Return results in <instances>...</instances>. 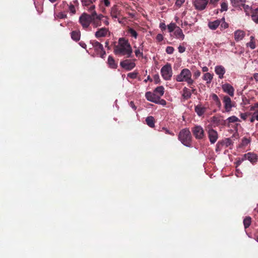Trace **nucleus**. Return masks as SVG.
<instances>
[{
    "label": "nucleus",
    "instance_id": "1",
    "mask_svg": "<svg viewBox=\"0 0 258 258\" xmlns=\"http://www.w3.org/2000/svg\"><path fill=\"white\" fill-rule=\"evenodd\" d=\"M132 52V48L128 40L124 38H119L118 45L114 47V53L117 55H126L127 57H130Z\"/></svg>",
    "mask_w": 258,
    "mask_h": 258
},
{
    "label": "nucleus",
    "instance_id": "2",
    "mask_svg": "<svg viewBox=\"0 0 258 258\" xmlns=\"http://www.w3.org/2000/svg\"><path fill=\"white\" fill-rule=\"evenodd\" d=\"M92 25L94 28H97L102 25L103 23L105 25L108 26L109 24L107 17L102 15H98L96 11L92 13Z\"/></svg>",
    "mask_w": 258,
    "mask_h": 258
},
{
    "label": "nucleus",
    "instance_id": "3",
    "mask_svg": "<svg viewBox=\"0 0 258 258\" xmlns=\"http://www.w3.org/2000/svg\"><path fill=\"white\" fill-rule=\"evenodd\" d=\"M191 73L188 69H182L180 74L176 76L177 82H186L188 85H192L194 81L191 78Z\"/></svg>",
    "mask_w": 258,
    "mask_h": 258
},
{
    "label": "nucleus",
    "instance_id": "4",
    "mask_svg": "<svg viewBox=\"0 0 258 258\" xmlns=\"http://www.w3.org/2000/svg\"><path fill=\"white\" fill-rule=\"evenodd\" d=\"M178 140L184 146L190 147L191 146V135L189 129L187 128L182 129L179 133Z\"/></svg>",
    "mask_w": 258,
    "mask_h": 258
},
{
    "label": "nucleus",
    "instance_id": "5",
    "mask_svg": "<svg viewBox=\"0 0 258 258\" xmlns=\"http://www.w3.org/2000/svg\"><path fill=\"white\" fill-rule=\"evenodd\" d=\"M161 74L165 80H170L172 76V70L171 66L169 63H167L161 69Z\"/></svg>",
    "mask_w": 258,
    "mask_h": 258
},
{
    "label": "nucleus",
    "instance_id": "6",
    "mask_svg": "<svg viewBox=\"0 0 258 258\" xmlns=\"http://www.w3.org/2000/svg\"><path fill=\"white\" fill-rule=\"evenodd\" d=\"M79 22L84 29L87 28L92 22V14L91 15L83 13L79 18Z\"/></svg>",
    "mask_w": 258,
    "mask_h": 258
},
{
    "label": "nucleus",
    "instance_id": "7",
    "mask_svg": "<svg viewBox=\"0 0 258 258\" xmlns=\"http://www.w3.org/2000/svg\"><path fill=\"white\" fill-rule=\"evenodd\" d=\"M192 132L195 137L198 140H201L205 137L203 128L200 125H195L192 128Z\"/></svg>",
    "mask_w": 258,
    "mask_h": 258
},
{
    "label": "nucleus",
    "instance_id": "8",
    "mask_svg": "<svg viewBox=\"0 0 258 258\" xmlns=\"http://www.w3.org/2000/svg\"><path fill=\"white\" fill-rule=\"evenodd\" d=\"M223 102L225 112H229L231 111L232 107H234V102H232L231 98L228 96H224Z\"/></svg>",
    "mask_w": 258,
    "mask_h": 258
},
{
    "label": "nucleus",
    "instance_id": "9",
    "mask_svg": "<svg viewBox=\"0 0 258 258\" xmlns=\"http://www.w3.org/2000/svg\"><path fill=\"white\" fill-rule=\"evenodd\" d=\"M209 0H192L193 4L198 10H203L206 8Z\"/></svg>",
    "mask_w": 258,
    "mask_h": 258
},
{
    "label": "nucleus",
    "instance_id": "10",
    "mask_svg": "<svg viewBox=\"0 0 258 258\" xmlns=\"http://www.w3.org/2000/svg\"><path fill=\"white\" fill-rule=\"evenodd\" d=\"M208 135L211 144H213L216 143L218 138L217 132L215 130L210 128L208 131Z\"/></svg>",
    "mask_w": 258,
    "mask_h": 258
},
{
    "label": "nucleus",
    "instance_id": "11",
    "mask_svg": "<svg viewBox=\"0 0 258 258\" xmlns=\"http://www.w3.org/2000/svg\"><path fill=\"white\" fill-rule=\"evenodd\" d=\"M120 66L127 71H130L133 69L135 66V63L128 59L123 60L120 62Z\"/></svg>",
    "mask_w": 258,
    "mask_h": 258
},
{
    "label": "nucleus",
    "instance_id": "12",
    "mask_svg": "<svg viewBox=\"0 0 258 258\" xmlns=\"http://www.w3.org/2000/svg\"><path fill=\"white\" fill-rule=\"evenodd\" d=\"M222 89L225 93L228 94L230 96H234V89L230 84L228 83H225L222 85Z\"/></svg>",
    "mask_w": 258,
    "mask_h": 258
},
{
    "label": "nucleus",
    "instance_id": "13",
    "mask_svg": "<svg viewBox=\"0 0 258 258\" xmlns=\"http://www.w3.org/2000/svg\"><path fill=\"white\" fill-rule=\"evenodd\" d=\"M110 32L108 28L102 27L98 29L95 33V36L97 38H99L105 37Z\"/></svg>",
    "mask_w": 258,
    "mask_h": 258
},
{
    "label": "nucleus",
    "instance_id": "14",
    "mask_svg": "<svg viewBox=\"0 0 258 258\" xmlns=\"http://www.w3.org/2000/svg\"><path fill=\"white\" fill-rule=\"evenodd\" d=\"M246 160H249L252 163H255L257 161V155L251 152L245 154L242 157V161Z\"/></svg>",
    "mask_w": 258,
    "mask_h": 258
},
{
    "label": "nucleus",
    "instance_id": "15",
    "mask_svg": "<svg viewBox=\"0 0 258 258\" xmlns=\"http://www.w3.org/2000/svg\"><path fill=\"white\" fill-rule=\"evenodd\" d=\"M215 72L218 76V78L221 79L224 78V75L226 73V70L223 66L219 65L215 67Z\"/></svg>",
    "mask_w": 258,
    "mask_h": 258
},
{
    "label": "nucleus",
    "instance_id": "16",
    "mask_svg": "<svg viewBox=\"0 0 258 258\" xmlns=\"http://www.w3.org/2000/svg\"><path fill=\"white\" fill-rule=\"evenodd\" d=\"M145 96L148 101L155 103L157 102V100L159 97V96L157 95L154 92L152 93L150 92H147L145 94Z\"/></svg>",
    "mask_w": 258,
    "mask_h": 258
},
{
    "label": "nucleus",
    "instance_id": "17",
    "mask_svg": "<svg viewBox=\"0 0 258 258\" xmlns=\"http://www.w3.org/2000/svg\"><path fill=\"white\" fill-rule=\"evenodd\" d=\"M207 108L202 104H198L195 107V111L199 116H202L206 112Z\"/></svg>",
    "mask_w": 258,
    "mask_h": 258
},
{
    "label": "nucleus",
    "instance_id": "18",
    "mask_svg": "<svg viewBox=\"0 0 258 258\" xmlns=\"http://www.w3.org/2000/svg\"><path fill=\"white\" fill-rule=\"evenodd\" d=\"M92 44L96 51H97L98 52H103V54H105V51L104 50L103 45L100 42L97 41H94L92 42Z\"/></svg>",
    "mask_w": 258,
    "mask_h": 258
},
{
    "label": "nucleus",
    "instance_id": "19",
    "mask_svg": "<svg viewBox=\"0 0 258 258\" xmlns=\"http://www.w3.org/2000/svg\"><path fill=\"white\" fill-rule=\"evenodd\" d=\"M221 23V21L219 20H216L214 21H210L208 23V27L209 28L212 30H216L219 26L220 23Z\"/></svg>",
    "mask_w": 258,
    "mask_h": 258
},
{
    "label": "nucleus",
    "instance_id": "20",
    "mask_svg": "<svg viewBox=\"0 0 258 258\" xmlns=\"http://www.w3.org/2000/svg\"><path fill=\"white\" fill-rule=\"evenodd\" d=\"M174 35L176 39L180 40H183L184 39L185 36L182 30L179 27L174 31Z\"/></svg>",
    "mask_w": 258,
    "mask_h": 258
},
{
    "label": "nucleus",
    "instance_id": "21",
    "mask_svg": "<svg viewBox=\"0 0 258 258\" xmlns=\"http://www.w3.org/2000/svg\"><path fill=\"white\" fill-rule=\"evenodd\" d=\"M244 35L245 33L242 30H237L234 32V39L236 41H239L242 40Z\"/></svg>",
    "mask_w": 258,
    "mask_h": 258
},
{
    "label": "nucleus",
    "instance_id": "22",
    "mask_svg": "<svg viewBox=\"0 0 258 258\" xmlns=\"http://www.w3.org/2000/svg\"><path fill=\"white\" fill-rule=\"evenodd\" d=\"M107 63L109 68L116 69L117 67V63L115 62L114 59L112 56L109 55L107 59Z\"/></svg>",
    "mask_w": 258,
    "mask_h": 258
},
{
    "label": "nucleus",
    "instance_id": "23",
    "mask_svg": "<svg viewBox=\"0 0 258 258\" xmlns=\"http://www.w3.org/2000/svg\"><path fill=\"white\" fill-rule=\"evenodd\" d=\"M211 121L213 124L218 125L220 124H224L226 120H222L220 119V117L214 116L211 118Z\"/></svg>",
    "mask_w": 258,
    "mask_h": 258
},
{
    "label": "nucleus",
    "instance_id": "24",
    "mask_svg": "<svg viewBox=\"0 0 258 258\" xmlns=\"http://www.w3.org/2000/svg\"><path fill=\"white\" fill-rule=\"evenodd\" d=\"M231 4L234 7L240 8L241 4L245 3L246 0H230Z\"/></svg>",
    "mask_w": 258,
    "mask_h": 258
},
{
    "label": "nucleus",
    "instance_id": "25",
    "mask_svg": "<svg viewBox=\"0 0 258 258\" xmlns=\"http://www.w3.org/2000/svg\"><path fill=\"white\" fill-rule=\"evenodd\" d=\"M191 96V92L188 89L184 87L183 89L182 96L184 99H187L190 98Z\"/></svg>",
    "mask_w": 258,
    "mask_h": 258
},
{
    "label": "nucleus",
    "instance_id": "26",
    "mask_svg": "<svg viewBox=\"0 0 258 258\" xmlns=\"http://www.w3.org/2000/svg\"><path fill=\"white\" fill-rule=\"evenodd\" d=\"M71 38L75 41H79L80 39V32L78 31H73L71 32Z\"/></svg>",
    "mask_w": 258,
    "mask_h": 258
},
{
    "label": "nucleus",
    "instance_id": "27",
    "mask_svg": "<svg viewBox=\"0 0 258 258\" xmlns=\"http://www.w3.org/2000/svg\"><path fill=\"white\" fill-rule=\"evenodd\" d=\"M154 92L158 96L161 97L164 94V88L163 86H159L155 89Z\"/></svg>",
    "mask_w": 258,
    "mask_h": 258
},
{
    "label": "nucleus",
    "instance_id": "28",
    "mask_svg": "<svg viewBox=\"0 0 258 258\" xmlns=\"http://www.w3.org/2000/svg\"><path fill=\"white\" fill-rule=\"evenodd\" d=\"M213 75L209 73H206L203 76V79L206 81L207 84H209L212 82Z\"/></svg>",
    "mask_w": 258,
    "mask_h": 258
},
{
    "label": "nucleus",
    "instance_id": "29",
    "mask_svg": "<svg viewBox=\"0 0 258 258\" xmlns=\"http://www.w3.org/2000/svg\"><path fill=\"white\" fill-rule=\"evenodd\" d=\"M251 18L255 23H258V8L252 11Z\"/></svg>",
    "mask_w": 258,
    "mask_h": 258
},
{
    "label": "nucleus",
    "instance_id": "30",
    "mask_svg": "<svg viewBox=\"0 0 258 258\" xmlns=\"http://www.w3.org/2000/svg\"><path fill=\"white\" fill-rule=\"evenodd\" d=\"M127 33L135 39L137 38L138 33L136 31L132 28H128Z\"/></svg>",
    "mask_w": 258,
    "mask_h": 258
},
{
    "label": "nucleus",
    "instance_id": "31",
    "mask_svg": "<svg viewBox=\"0 0 258 258\" xmlns=\"http://www.w3.org/2000/svg\"><path fill=\"white\" fill-rule=\"evenodd\" d=\"M250 42L246 44V46L247 47H250L251 49H253L254 48H255V44L254 36H251L250 37Z\"/></svg>",
    "mask_w": 258,
    "mask_h": 258
},
{
    "label": "nucleus",
    "instance_id": "32",
    "mask_svg": "<svg viewBox=\"0 0 258 258\" xmlns=\"http://www.w3.org/2000/svg\"><path fill=\"white\" fill-rule=\"evenodd\" d=\"M147 124L151 127L154 126V119L152 116H148L146 119Z\"/></svg>",
    "mask_w": 258,
    "mask_h": 258
},
{
    "label": "nucleus",
    "instance_id": "33",
    "mask_svg": "<svg viewBox=\"0 0 258 258\" xmlns=\"http://www.w3.org/2000/svg\"><path fill=\"white\" fill-rule=\"evenodd\" d=\"M118 12L117 7L114 6L111 8V16L113 19H116L118 17Z\"/></svg>",
    "mask_w": 258,
    "mask_h": 258
},
{
    "label": "nucleus",
    "instance_id": "34",
    "mask_svg": "<svg viewBox=\"0 0 258 258\" xmlns=\"http://www.w3.org/2000/svg\"><path fill=\"white\" fill-rule=\"evenodd\" d=\"M143 43H142L141 44H140V46L139 47V48H138L137 49H136L135 51V54H136V56L137 57H140V56H141V57H143V52L141 51V50H143Z\"/></svg>",
    "mask_w": 258,
    "mask_h": 258
},
{
    "label": "nucleus",
    "instance_id": "35",
    "mask_svg": "<svg viewBox=\"0 0 258 258\" xmlns=\"http://www.w3.org/2000/svg\"><path fill=\"white\" fill-rule=\"evenodd\" d=\"M178 27L176 26V25L175 23H171L169 25H167V29L169 31V32L171 33L172 32L177 29Z\"/></svg>",
    "mask_w": 258,
    "mask_h": 258
},
{
    "label": "nucleus",
    "instance_id": "36",
    "mask_svg": "<svg viewBox=\"0 0 258 258\" xmlns=\"http://www.w3.org/2000/svg\"><path fill=\"white\" fill-rule=\"evenodd\" d=\"M226 121H228L229 123H234L236 122L239 121V119L236 117V116L233 115L229 117Z\"/></svg>",
    "mask_w": 258,
    "mask_h": 258
},
{
    "label": "nucleus",
    "instance_id": "37",
    "mask_svg": "<svg viewBox=\"0 0 258 258\" xmlns=\"http://www.w3.org/2000/svg\"><path fill=\"white\" fill-rule=\"evenodd\" d=\"M220 20L221 21V23L220 24L221 30L226 29L228 27V24L225 22L224 18H222V19H220Z\"/></svg>",
    "mask_w": 258,
    "mask_h": 258
},
{
    "label": "nucleus",
    "instance_id": "38",
    "mask_svg": "<svg viewBox=\"0 0 258 258\" xmlns=\"http://www.w3.org/2000/svg\"><path fill=\"white\" fill-rule=\"evenodd\" d=\"M251 223V218L247 217L243 220V224L245 228H248Z\"/></svg>",
    "mask_w": 258,
    "mask_h": 258
},
{
    "label": "nucleus",
    "instance_id": "39",
    "mask_svg": "<svg viewBox=\"0 0 258 258\" xmlns=\"http://www.w3.org/2000/svg\"><path fill=\"white\" fill-rule=\"evenodd\" d=\"M228 10V4L226 2H222L221 3V12L226 11Z\"/></svg>",
    "mask_w": 258,
    "mask_h": 258
},
{
    "label": "nucleus",
    "instance_id": "40",
    "mask_svg": "<svg viewBox=\"0 0 258 258\" xmlns=\"http://www.w3.org/2000/svg\"><path fill=\"white\" fill-rule=\"evenodd\" d=\"M241 7H242L245 11L246 14L248 15V13L250 10V7L248 5H245L244 3L241 4Z\"/></svg>",
    "mask_w": 258,
    "mask_h": 258
},
{
    "label": "nucleus",
    "instance_id": "41",
    "mask_svg": "<svg viewBox=\"0 0 258 258\" xmlns=\"http://www.w3.org/2000/svg\"><path fill=\"white\" fill-rule=\"evenodd\" d=\"M257 113H258L254 112L252 114V116H251V117L250 119V121L251 122H254L255 120H256L258 121V114Z\"/></svg>",
    "mask_w": 258,
    "mask_h": 258
},
{
    "label": "nucleus",
    "instance_id": "42",
    "mask_svg": "<svg viewBox=\"0 0 258 258\" xmlns=\"http://www.w3.org/2000/svg\"><path fill=\"white\" fill-rule=\"evenodd\" d=\"M213 99L217 103V104L220 106H221V103L218 96L216 94H213L212 96Z\"/></svg>",
    "mask_w": 258,
    "mask_h": 258
},
{
    "label": "nucleus",
    "instance_id": "43",
    "mask_svg": "<svg viewBox=\"0 0 258 258\" xmlns=\"http://www.w3.org/2000/svg\"><path fill=\"white\" fill-rule=\"evenodd\" d=\"M137 76H138V73L137 72H132V73H130L127 74V77L130 78H131V79H135L137 77Z\"/></svg>",
    "mask_w": 258,
    "mask_h": 258
},
{
    "label": "nucleus",
    "instance_id": "44",
    "mask_svg": "<svg viewBox=\"0 0 258 258\" xmlns=\"http://www.w3.org/2000/svg\"><path fill=\"white\" fill-rule=\"evenodd\" d=\"M174 49L172 46H167L166 48V52L167 53L171 54L173 53Z\"/></svg>",
    "mask_w": 258,
    "mask_h": 258
},
{
    "label": "nucleus",
    "instance_id": "45",
    "mask_svg": "<svg viewBox=\"0 0 258 258\" xmlns=\"http://www.w3.org/2000/svg\"><path fill=\"white\" fill-rule=\"evenodd\" d=\"M82 5L84 6H88L92 4V0H82Z\"/></svg>",
    "mask_w": 258,
    "mask_h": 258
},
{
    "label": "nucleus",
    "instance_id": "46",
    "mask_svg": "<svg viewBox=\"0 0 258 258\" xmlns=\"http://www.w3.org/2000/svg\"><path fill=\"white\" fill-rule=\"evenodd\" d=\"M156 103L161 104L163 106H165L166 104V102L165 100L160 99V97H159L157 100V102H156Z\"/></svg>",
    "mask_w": 258,
    "mask_h": 258
},
{
    "label": "nucleus",
    "instance_id": "47",
    "mask_svg": "<svg viewBox=\"0 0 258 258\" xmlns=\"http://www.w3.org/2000/svg\"><path fill=\"white\" fill-rule=\"evenodd\" d=\"M69 11L73 14H74L76 13V9L73 5H70L69 7Z\"/></svg>",
    "mask_w": 258,
    "mask_h": 258
},
{
    "label": "nucleus",
    "instance_id": "48",
    "mask_svg": "<svg viewBox=\"0 0 258 258\" xmlns=\"http://www.w3.org/2000/svg\"><path fill=\"white\" fill-rule=\"evenodd\" d=\"M185 2V0H176L175 5L178 7H180Z\"/></svg>",
    "mask_w": 258,
    "mask_h": 258
},
{
    "label": "nucleus",
    "instance_id": "49",
    "mask_svg": "<svg viewBox=\"0 0 258 258\" xmlns=\"http://www.w3.org/2000/svg\"><path fill=\"white\" fill-rule=\"evenodd\" d=\"M156 39L158 41L161 42L163 39V36L161 34H158L156 36Z\"/></svg>",
    "mask_w": 258,
    "mask_h": 258
},
{
    "label": "nucleus",
    "instance_id": "50",
    "mask_svg": "<svg viewBox=\"0 0 258 258\" xmlns=\"http://www.w3.org/2000/svg\"><path fill=\"white\" fill-rule=\"evenodd\" d=\"M178 51L180 53H183L185 51V47L183 46H181V45H179L178 47Z\"/></svg>",
    "mask_w": 258,
    "mask_h": 258
},
{
    "label": "nucleus",
    "instance_id": "51",
    "mask_svg": "<svg viewBox=\"0 0 258 258\" xmlns=\"http://www.w3.org/2000/svg\"><path fill=\"white\" fill-rule=\"evenodd\" d=\"M249 142H250V141L245 138H244L242 139V144L244 145H247L249 143Z\"/></svg>",
    "mask_w": 258,
    "mask_h": 258
},
{
    "label": "nucleus",
    "instance_id": "52",
    "mask_svg": "<svg viewBox=\"0 0 258 258\" xmlns=\"http://www.w3.org/2000/svg\"><path fill=\"white\" fill-rule=\"evenodd\" d=\"M225 142V145L227 147L229 146L231 144V140L229 138L226 139Z\"/></svg>",
    "mask_w": 258,
    "mask_h": 258
},
{
    "label": "nucleus",
    "instance_id": "53",
    "mask_svg": "<svg viewBox=\"0 0 258 258\" xmlns=\"http://www.w3.org/2000/svg\"><path fill=\"white\" fill-rule=\"evenodd\" d=\"M240 117L243 120H245L247 118V113H241L240 114Z\"/></svg>",
    "mask_w": 258,
    "mask_h": 258
},
{
    "label": "nucleus",
    "instance_id": "54",
    "mask_svg": "<svg viewBox=\"0 0 258 258\" xmlns=\"http://www.w3.org/2000/svg\"><path fill=\"white\" fill-rule=\"evenodd\" d=\"M201 75V72L199 71H196L195 73H194V76L196 78H198V77H199Z\"/></svg>",
    "mask_w": 258,
    "mask_h": 258
},
{
    "label": "nucleus",
    "instance_id": "55",
    "mask_svg": "<svg viewBox=\"0 0 258 258\" xmlns=\"http://www.w3.org/2000/svg\"><path fill=\"white\" fill-rule=\"evenodd\" d=\"M95 5H92L89 8L88 11L90 12H93V11H95Z\"/></svg>",
    "mask_w": 258,
    "mask_h": 258
},
{
    "label": "nucleus",
    "instance_id": "56",
    "mask_svg": "<svg viewBox=\"0 0 258 258\" xmlns=\"http://www.w3.org/2000/svg\"><path fill=\"white\" fill-rule=\"evenodd\" d=\"M256 109H257V108H256L255 103L253 105L250 106V110L251 111H254V110L256 111Z\"/></svg>",
    "mask_w": 258,
    "mask_h": 258
},
{
    "label": "nucleus",
    "instance_id": "57",
    "mask_svg": "<svg viewBox=\"0 0 258 258\" xmlns=\"http://www.w3.org/2000/svg\"><path fill=\"white\" fill-rule=\"evenodd\" d=\"M105 6L108 7L110 5V2L109 0H103Z\"/></svg>",
    "mask_w": 258,
    "mask_h": 258
},
{
    "label": "nucleus",
    "instance_id": "58",
    "mask_svg": "<svg viewBox=\"0 0 258 258\" xmlns=\"http://www.w3.org/2000/svg\"><path fill=\"white\" fill-rule=\"evenodd\" d=\"M253 77L255 81L258 82V73H254L253 75Z\"/></svg>",
    "mask_w": 258,
    "mask_h": 258
},
{
    "label": "nucleus",
    "instance_id": "59",
    "mask_svg": "<svg viewBox=\"0 0 258 258\" xmlns=\"http://www.w3.org/2000/svg\"><path fill=\"white\" fill-rule=\"evenodd\" d=\"M208 70H209V69H208V68L207 67H206V66H205V67H203L202 68V71H203V72H207H207L208 71Z\"/></svg>",
    "mask_w": 258,
    "mask_h": 258
},
{
    "label": "nucleus",
    "instance_id": "60",
    "mask_svg": "<svg viewBox=\"0 0 258 258\" xmlns=\"http://www.w3.org/2000/svg\"><path fill=\"white\" fill-rule=\"evenodd\" d=\"M165 130L166 134H169V135H172V136L174 135L173 133H172L171 132H170V131L167 130V128H165Z\"/></svg>",
    "mask_w": 258,
    "mask_h": 258
},
{
    "label": "nucleus",
    "instance_id": "61",
    "mask_svg": "<svg viewBox=\"0 0 258 258\" xmlns=\"http://www.w3.org/2000/svg\"><path fill=\"white\" fill-rule=\"evenodd\" d=\"M210 1V3L212 4H217V3L219 1V0H209Z\"/></svg>",
    "mask_w": 258,
    "mask_h": 258
},
{
    "label": "nucleus",
    "instance_id": "62",
    "mask_svg": "<svg viewBox=\"0 0 258 258\" xmlns=\"http://www.w3.org/2000/svg\"><path fill=\"white\" fill-rule=\"evenodd\" d=\"M188 25V23L187 22L185 21L183 23H182L181 24V27H184V26H187Z\"/></svg>",
    "mask_w": 258,
    "mask_h": 258
},
{
    "label": "nucleus",
    "instance_id": "63",
    "mask_svg": "<svg viewBox=\"0 0 258 258\" xmlns=\"http://www.w3.org/2000/svg\"><path fill=\"white\" fill-rule=\"evenodd\" d=\"M130 104H131V106L134 108L135 110L136 109V107L135 106V105H134V103L133 102H131L130 103Z\"/></svg>",
    "mask_w": 258,
    "mask_h": 258
},
{
    "label": "nucleus",
    "instance_id": "64",
    "mask_svg": "<svg viewBox=\"0 0 258 258\" xmlns=\"http://www.w3.org/2000/svg\"><path fill=\"white\" fill-rule=\"evenodd\" d=\"M80 45L83 47L85 48L86 47V45L83 42H80Z\"/></svg>",
    "mask_w": 258,
    "mask_h": 258
}]
</instances>
